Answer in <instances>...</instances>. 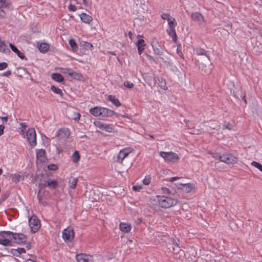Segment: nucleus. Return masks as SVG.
Masks as SVG:
<instances>
[{
	"mask_svg": "<svg viewBox=\"0 0 262 262\" xmlns=\"http://www.w3.org/2000/svg\"><path fill=\"white\" fill-rule=\"evenodd\" d=\"M90 113L95 117L101 116L102 117H111L116 115L117 117L119 115L114 111L107 108L95 106L90 110Z\"/></svg>",
	"mask_w": 262,
	"mask_h": 262,
	"instance_id": "obj_1",
	"label": "nucleus"
},
{
	"mask_svg": "<svg viewBox=\"0 0 262 262\" xmlns=\"http://www.w3.org/2000/svg\"><path fill=\"white\" fill-rule=\"evenodd\" d=\"M158 203L160 207L162 208H169L176 205L178 203V200L165 196H157Z\"/></svg>",
	"mask_w": 262,
	"mask_h": 262,
	"instance_id": "obj_2",
	"label": "nucleus"
},
{
	"mask_svg": "<svg viewBox=\"0 0 262 262\" xmlns=\"http://www.w3.org/2000/svg\"><path fill=\"white\" fill-rule=\"evenodd\" d=\"M160 155L165 160V161L167 162H174L179 159L178 155L172 151H161L160 152Z\"/></svg>",
	"mask_w": 262,
	"mask_h": 262,
	"instance_id": "obj_3",
	"label": "nucleus"
},
{
	"mask_svg": "<svg viewBox=\"0 0 262 262\" xmlns=\"http://www.w3.org/2000/svg\"><path fill=\"white\" fill-rule=\"evenodd\" d=\"M62 237L66 242H71L74 238V231L73 228L69 227L62 232Z\"/></svg>",
	"mask_w": 262,
	"mask_h": 262,
	"instance_id": "obj_4",
	"label": "nucleus"
},
{
	"mask_svg": "<svg viewBox=\"0 0 262 262\" xmlns=\"http://www.w3.org/2000/svg\"><path fill=\"white\" fill-rule=\"evenodd\" d=\"M27 138L28 142L32 146L36 144V132L34 128H29L27 132Z\"/></svg>",
	"mask_w": 262,
	"mask_h": 262,
	"instance_id": "obj_5",
	"label": "nucleus"
},
{
	"mask_svg": "<svg viewBox=\"0 0 262 262\" xmlns=\"http://www.w3.org/2000/svg\"><path fill=\"white\" fill-rule=\"evenodd\" d=\"M29 223L33 232H36L40 227V221L35 216H32L29 219Z\"/></svg>",
	"mask_w": 262,
	"mask_h": 262,
	"instance_id": "obj_6",
	"label": "nucleus"
},
{
	"mask_svg": "<svg viewBox=\"0 0 262 262\" xmlns=\"http://www.w3.org/2000/svg\"><path fill=\"white\" fill-rule=\"evenodd\" d=\"M220 158L221 161L228 164L236 163L237 161V158L229 154H224Z\"/></svg>",
	"mask_w": 262,
	"mask_h": 262,
	"instance_id": "obj_7",
	"label": "nucleus"
},
{
	"mask_svg": "<svg viewBox=\"0 0 262 262\" xmlns=\"http://www.w3.org/2000/svg\"><path fill=\"white\" fill-rule=\"evenodd\" d=\"M94 124H95V125L96 127H97L102 130H105L110 133L112 132L114 129L112 125L104 123L99 121H95Z\"/></svg>",
	"mask_w": 262,
	"mask_h": 262,
	"instance_id": "obj_8",
	"label": "nucleus"
},
{
	"mask_svg": "<svg viewBox=\"0 0 262 262\" xmlns=\"http://www.w3.org/2000/svg\"><path fill=\"white\" fill-rule=\"evenodd\" d=\"M191 18L198 25H202L204 22L203 16L199 12H193L190 15Z\"/></svg>",
	"mask_w": 262,
	"mask_h": 262,
	"instance_id": "obj_9",
	"label": "nucleus"
},
{
	"mask_svg": "<svg viewBox=\"0 0 262 262\" xmlns=\"http://www.w3.org/2000/svg\"><path fill=\"white\" fill-rule=\"evenodd\" d=\"M27 237L22 233H14V242L18 244H20L26 242Z\"/></svg>",
	"mask_w": 262,
	"mask_h": 262,
	"instance_id": "obj_10",
	"label": "nucleus"
},
{
	"mask_svg": "<svg viewBox=\"0 0 262 262\" xmlns=\"http://www.w3.org/2000/svg\"><path fill=\"white\" fill-rule=\"evenodd\" d=\"M180 185L182 186V187H179L178 189H181L186 193H189L191 192L195 188V185L193 183H181Z\"/></svg>",
	"mask_w": 262,
	"mask_h": 262,
	"instance_id": "obj_11",
	"label": "nucleus"
},
{
	"mask_svg": "<svg viewBox=\"0 0 262 262\" xmlns=\"http://www.w3.org/2000/svg\"><path fill=\"white\" fill-rule=\"evenodd\" d=\"M65 70L66 71L64 72V73L68 74L69 75L71 76L73 79L79 80L83 78L82 75L80 73L76 72L73 71L72 69H66Z\"/></svg>",
	"mask_w": 262,
	"mask_h": 262,
	"instance_id": "obj_12",
	"label": "nucleus"
},
{
	"mask_svg": "<svg viewBox=\"0 0 262 262\" xmlns=\"http://www.w3.org/2000/svg\"><path fill=\"white\" fill-rule=\"evenodd\" d=\"M70 130L67 128H63L59 129L56 133V136L61 139H67L70 136Z\"/></svg>",
	"mask_w": 262,
	"mask_h": 262,
	"instance_id": "obj_13",
	"label": "nucleus"
},
{
	"mask_svg": "<svg viewBox=\"0 0 262 262\" xmlns=\"http://www.w3.org/2000/svg\"><path fill=\"white\" fill-rule=\"evenodd\" d=\"M129 152L127 151L126 149H124L120 151L117 156V159L116 161L119 163H122L123 160L128 156Z\"/></svg>",
	"mask_w": 262,
	"mask_h": 262,
	"instance_id": "obj_14",
	"label": "nucleus"
},
{
	"mask_svg": "<svg viewBox=\"0 0 262 262\" xmlns=\"http://www.w3.org/2000/svg\"><path fill=\"white\" fill-rule=\"evenodd\" d=\"M154 53L158 55H161L163 54V52L162 51V48L159 45L158 42L155 41H152L151 43Z\"/></svg>",
	"mask_w": 262,
	"mask_h": 262,
	"instance_id": "obj_15",
	"label": "nucleus"
},
{
	"mask_svg": "<svg viewBox=\"0 0 262 262\" xmlns=\"http://www.w3.org/2000/svg\"><path fill=\"white\" fill-rule=\"evenodd\" d=\"M91 256L86 254L81 253L76 255V260L78 262H89Z\"/></svg>",
	"mask_w": 262,
	"mask_h": 262,
	"instance_id": "obj_16",
	"label": "nucleus"
},
{
	"mask_svg": "<svg viewBox=\"0 0 262 262\" xmlns=\"http://www.w3.org/2000/svg\"><path fill=\"white\" fill-rule=\"evenodd\" d=\"M49 178L48 176H42L40 180L39 184H38V188L39 190V192H40L42 190L46 188V185L48 181Z\"/></svg>",
	"mask_w": 262,
	"mask_h": 262,
	"instance_id": "obj_17",
	"label": "nucleus"
},
{
	"mask_svg": "<svg viewBox=\"0 0 262 262\" xmlns=\"http://www.w3.org/2000/svg\"><path fill=\"white\" fill-rule=\"evenodd\" d=\"M58 186V182L56 180H51L50 178L49 179L46 185V187H48L53 189H56Z\"/></svg>",
	"mask_w": 262,
	"mask_h": 262,
	"instance_id": "obj_18",
	"label": "nucleus"
},
{
	"mask_svg": "<svg viewBox=\"0 0 262 262\" xmlns=\"http://www.w3.org/2000/svg\"><path fill=\"white\" fill-rule=\"evenodd\" d=\"M167 32L168 35L172 37L173 41L176 42L177 40V36L175 31V27H168V29L167 30Z\"/></svg>",
	"mask_w": 262,
	"mask_h": 262,
	"instance_id": "obj_19",
	"label": "nucleus"
},
{
	"mask_svg": "<svg viewBox=\"0 0 262 262\" xmlns=\"http://www.w3.org/2000/svg\"><path fill=\"white\" fill-rule=\"evenodd\" d=\"M0 236L3 239H10L11 240L12 238L13 239L14 233L10 231H1Z\"/></svg>",
	"mask_w": 262,
	"mask_h": 262,
	"instance_id": "obj_20",
	"label": "nucleus"
},
{
	"mask_svg": "<svg viewBox=\"0 0 262 262\" xmlns=\"http://www.w3.org/2000/svg\"><path fill=\"white\" fill-rule=\"evenodd\" d=\"M9 47L16 54H17V56L21 59H24L25 58V56L23 53H21L19 50L17 49V48L12 43H9Z\"/></svg>",
	"mask_w": 262,
	"mask_h": 262,
	"instance_id": "obj_21",
	"label": "nucleus"
},
{
	"mask_svg": "<svg viewBox=\"0 0 262 262\" xmlns=\"http://www.w3.org/2000/svg\"><path fill=\"white\" fill-rule=\"evenodd\" d=\"M195 52L197 55H205L207 58V63L209 64L210 62V57L207 54V52L202 48H196L195 49Z\"/></svg>",
	"mask_w": 262,
	"mask_h": 262,
	"instance_id": "obj_22",
	"label": "nucleus"
},
{
	"mask_svg": "<svg viewBox=\"0 0 262 262\" xmlns=\"http://www.w3.org/2000/svg\"><path fill=\"white\" fill-rule=\"evenodd\" d=\"M80 19L82 22L87 24H90L93 20L92 16L84 13L80 15Z\"/></svg>",
	"mask_w": 262,
	"mask_h": 262,
	"instance_id": "obj_23",
	"label": "nucleus"
},
{
	"mask_svg": "<svg viewBox=\"0 0 262 262\" xmlns=\"http://www.w3.org/2000/svg\"><path fill=\"white\" fill-rule=\"evenodd\" d=\"M136 45L138 47L139 54H141L144 50V47L145 46V41L143 39H140L138 40Z\"/></svg>",
	"mask_w": 262,
	"mask_h": 262,
	"instance_id": "obj_24",
	"label": "nucleus"
},
{
	"mask_svg": "<svg viewBox=\"0 0 262 262\" xmlns=\"http://www.w3.org/2000/svg\"><path fill=\"white\" fill-rule=\"evenodd\" d=\"M120 229L125 233L129 232L131 230V226L129 225L128 224L124 223H121L120 224Z\"/></svg>",
	"mask_w": 262,
	"mask_h": 262,
	"instance_id": "obj_25",
	"label": "nucleus"
},
{
	"mask_svg": "<svg viewBox=\"0 0 262 262\" xmlns=\"http://www.w3.org/2000/svg\"><path fill=\"white\" fill-rule=\"evenodd\" d=\"M78 181V179L74 177H70L69 180V187L71 189H75Z\"/></svg>",
	"mask_w": 262,
	"mask_h": 262,
	"instance_id": "obj_26",
	"label": "nucleus"
},
{
	"mask_svg": "<svg viewBox=\"0 0 262 262\" xmlns=\"http://www.w3.org/2000/svg\"><path fill=\"white\" fill-rule=\"evenodd\" d=\"M37 47L41 53H45L48 51L49 49L50 46L48 43H41L37 46Z\"/></svg>",
	"mask_w": 262,
	"mask_h": 262,
	"instance_id": "obj_27",
	"label": "nucleus"
},
{
	"mask_svg": "<svg viewBox=\"0 0 262 262\" xmlns=\"http://www.w3.org/2000/svg\"><path fill=\"white\" fill-rule=\"evenodd\" d=\"M52 78L58 82H61L64 80L63 76L59 73H53L52 74Z\"/></svg>",
	"mask_w": 262,
	"mask_h": 262,
	"instance_id": "obj_28",
	"label": "nucleus"
},
{
	"mask_svg": "<svg viewBox=\"0 0 262 262\" xmlns=\"http://www.w3.org/2000/svg\"><path fill=\"white\" fill-rule=\"evenodd\" d=\"M108 99L109 101H111L113 104H114L116 106H119L121 104L119 100L116 99L114 96L109 95L108 97Z\"/></svg>",
	"mask_w": 262,
	"mask_h": 262,
	"instance_id": "obj_29",
	"label": "nucleus"
},
{
	"mask_svg": "<svg viewBox=\"0 0 262 262\" xmlns=\"http://www.w3.org/2000/svg\"><path fill=\"white\" fill-rule=\"evenodd\" d=\"M80 45L85 50H92L93 48V46L89 42L82 41Z\"/></svg>",
	"mask_w": 262,
	"mask_h": 262,
	"instance_id": "obj_30",
	"label": "nucleus"
},
{
	"mask_svg": "<svg viewBox=\"0 0 262 262\" xmlns=\"http://www.w3.org/2000/svg\"><path fill=\"white\" fill-rule=\"evenodd\" d=\"M36 157L38 159L39 158H44L46 157V151L45 149H38L36 151Z\"/></svg>",
	"mask_w": 262,
	"mask_h": 262,
	"instance_id": "obj_31",
	"label": "nucleus"
},
{
	"mask_svg": "<svg viewBox=\"0 0 262 262\" xmlns=\"http://www.w3.org/2000/svg\"><path fill=\"white\" fill-rule=\"evenodd\" d=\"M0 244L4 246H11V241L10 239L0 238Z\"/></svg>",
	"mask_w": 262,
	"mask_h": 262,
	"instance_id": "obj_32",
	"label": "nucleus"
},
{
	"mask_svg": "<svg viewBox=\"0 0 262 262\" xmlns=\"http://www.w3.org/2000/svg\"><path fill=\"white\" fill-rule=\"evenodd\" d=\"M72 158H73V162L74 163L78 162L79 161L80 158L79 152L78 151H74V152L73 153V154L72 155Z\"/></svg>",
	"mask_w": 262,
	"mask_h": 262,
	"instance_id": "obj_33",
	"label": "nucleus"
},
{
	"mask_svg": "<svg viewBox=\"0 0 262 262\" xmlns=\"http://www.w3.org/2000/svg\"><path fill=\"white\" fill-rule=\"evenodd\" d=\"M51 90L52 91H53L55 93H56L57 94H59L61 96H62L63 95L62 91L60 89L56 87L54 85H52L51 86Z\"/></svg>",
	"mask_w": 262,
	"mask_h": 262,
	"instance_id": "obj_34",
	"label": "nucleus"
},
{
	"mask_svg": "<svg viewBox=\"0 0 262 262\" xmlns=\"http://www.w3.org/2000/svg\"><path fill=\"white\" fill-rule=\"evenodd\" d=\"M69 44L70 45L73 50L77 51L78 50L77 45L74 39H70L69 40Z\"/></svg>",
	"mask_w": 262,
	"mask_h": 262,
	"instance_id": "obj_35",
	"label": "nucleus"
},
{
	"mask_svg": "<svg viewBox=\"0 0 262 262\" xmlns=\"http://www.w3.org/2000/svg\"><path fill=\"white\" fill-rule=\"evenodd\" d=\"M81 117V115L79 113L77 112H74L71 116V119L76 121H78L79 120Z\"/></svg>",
	"mask_w": 262,
	"mask_h": 262,
	"instance_id": "obj_36",
	"label": "nucleus"
},
{
	"mask_svg": "<svg viewBox=\"0 0 262 262\" xmlns=\"http://www.w3.org/2000/svg\"><path fill=\"white\" fill-rule=\"evenodd\" d=\"M168 27H175L177 23L174 18L171 17L170 19L168 21Z\"/></svg>",
	"mask_w": 262,
	"mask_h": 262,
	"instance_id": "obj_37",
	"label": "nucleus"
},
{
	"mask_svg": "<svg viewBox=\"0 0 262 262\" xmlns=\"http://www.w3.org/2000/svg\"><path fill=\"white\" fill-rule=\"evenodd\" d=\"M173 244L175 245L176 247H172V250H171L170 248H169V249L170 251L172 252L173 253H178L180 250V247L179 246L177 243H176V244L174 243Z\"/></svg>",
	"mask_w": 262,
	"mask_h": 262,
	"instance_id": "obj_38",
	"label": "nucleus"
},
{
	"mask_svg": "<svg viewBox=\"0 0 262 262\" xmlns=\"http://www.w3.org/2000/svg\"><path fill=\"white\" fill-rule=\"evenodd\" d=\"M251 165L255 167H256L262 172V165L261 164L255 161H253L251 163Z\"/></svg>",
	"mask_w": 262,
	"mask_h": 262,
	"instance_id": "obj_39",
	"label": "nucleus"
},
{
	"mask_svg": "<svg viewBox=\"0 0 262 262\" xmlns=\"http://www.w3.org/2000/svg\"><path fill=\"white\" fill-rule=\"evenodd\" d=\"M10 252L14 256H16L17 257H19L20 256V252H19L18 249H12L11 250Z\"/></svg>",
	"mask_w": 262,
	"mask_h": 262,
	"instance_id": "obj_40",
	"label": "nucleus"
},
{
	"mask_svg": "<svg viewBox=\"0 0 262 262\" xmlns=\"http://www.w3.org/2000/svg\"><path fill=\"white\" fill-rule=\"evenodd\" d=\"M48 168L51 170H56L58 169V166L56 164H50L48 166Z\"/></svg>",
	"mask_w": 262,
	"mask_h": 262,
	"instance_id": "obj_41",
	"label": "nucleus"
},
{
	"mask_svg": "<svg viewBox=\"0 0 262 262\" xmlns=\"http://www.w3.org/2000/svg\"><path fill=\"white\" fill-rule=\"evenodd\" d=\"M161 17L164 20H167V21H168V20L170 19L171 18V16H170L169 14H168V13H163L162 15H161Z\"/></svg>",
	"mask_w": 262,
	"mask_h": 262,
	"instance_id": "obj_42",
	"label": "nucleus"
},
{
	"mask_svg": "<svg viewBox=\"0 0 262 262\" xmlns=\"http://www.w3.org/2000/svg\"><path fill=\"white\" fill-rule=\"evenodd\" d=\"M124 85L127 88L131 89L134 87V84L129 81H126L124 82Z\"/></svg>",
	"mask_w": 262,
	"mask_h": 262,
	"instance_id": "obj_43",
	"label": "nucleus"
},
{
	"mask_svg": "<svg viewBox=\"0 0 262 262\" xmlns=\"http://www.w3.org/2000/svg\"><path fill=\"white\" fill-rule=\"evenodd\" d=\"M233 127V126L232 124H231L230 123H227V124H224L223 125V129H232Z\"/></svg>",
	"mask_w": 262,
	"mask_h": 262,
	"instance_id": "obj_44",
	"label": "nucleus"
},
{
	"mask_svg": "<svg viewBox=\"0 0 262 262\" xmlns=\"http://www.w3.org/2000/svg\"><path fill=\"white\" fill-rule=\"evenodd\" d=\"M150 178H149V177H148V178L146 177L143 180V183L146 185H149L150 184Z\"/></svg>",
	"mask_w": 262,
	"mask_h": 262,
	"instance_id": "obj_45",
	"label": "nucleus"
},
{
	"mask_svg": "<svg viewBox=\"0 0 262 262\" xmlns=\"http://www.w3.org/2000/svg\"><path fill=\"white\" fill-rule=\"evenodd\" d=\"M8 67V64L6 62H3L0 63V70L5 69Z\"/></svg>",
	"mask_w": 262,
	"mask_h": 262,
	"instance_id": "obj_46",
	"label": "nucleus"
},
{
	"mask_svg": "<svg viewBox=\"0 0 262 262\" xmlns=\"http://www.w3.org/2000/svg\"><path fill=\"white\" fill-rule=\"evenodd\" d=\"M162 190L163 193L165 194H169L171 193L170 190L166 187H162Z\"/></svg>",
	"mask_w": 262,
	"mask_h": 262,
	"instance_id": "obj_47",
	"label": "nucleus"
},
{
	"mask_svg": "<svg viewBox=\"0 0 262 262\" xmlns=\"http://www.w3.org/2000/svg\"><path fill=\"white\" fill-rule=\"evenodd\" d=\"M68 9L70 11H75L76 10V7L73 5L70 4L68 6Z\"/></svg>",
	"mask_w": 262,
	"mask_h": 262,
	"instance_id": "obj_48",
	"label": "nucleus"
},
{
	"mask_svg": "<svg viewBox=\"0 0 262 262\" xmlns=\"http://www.w3.org/2000/svg\"><path fill=\"white\" fill-rule=\"evenodd\" d=\"M20 176L19 175H15L12 178V180L13 182H17L20 180Z\"/></svg>",
	"mask_w": 262,
	"mask_h": 262,
	"instance_id": "obj_49",
	"label": "nucleus"
},
{
	"mask_svg": "<svg viewBox=\"0 0 262 262\" xmlns=\"http://www.w3.org/2000/svg\"><path fill=\"white\" fill-rule=\"evenodd\" d=\"M8 196H9V194H8L7 193L2 194L1 198L0 199V202H2L4 201L5 200H6L8 198Z\"/></svg>",
	"mask_w": 262,
	"mask_h": 262,
	"instance_id": "obj_50",
	"label": "nucleus"
},
{
	"mask_svg": "<svg viewBox=\"0 0 262 262\" xmlns=\"http://www.w3.org/2000/svg\"><path fill=\"white\" fill-rule=\"evenodd\" d=\"M11 75V71L10 70H8L3 73V75L6 76L7 77H9Z\"/></svg>",
	"mask_w": 262,
	"mask_h": 262,
	"instance_id": "obj_51",
	"label": "nucleus"
},
{
	"mask_svg": "<svg viewBox=\"0 0 262 262\" xmlns=\"http://www.w3.org/2000/svg\"><path fill=\"white\" fill-rule=\"evenodd\" d=\"M222 155H220L218 153H215V154H213V156L212 157L214 158V159H219L221 161V158L220 157H222Z\"/></svg>",
	"mask_w": 262,
	"mask_h": 262,
	"instance_id": "obj_52",
	"label": "nucleus"
},
{
	"mask_svg": "<svg viewBox=\"0 0 262 262\" xmlns=\"http://www.w3.org/2000/svg\"><path fill=\"white\" fill-rule=\"evenodd\" d=\"M159 86L164 90H166L167 88L166 86L165 82H161L159 84Z\"/></svg>",
	"mask_w": 262,
	"mask_h": 262,
	"instance_id": "obj_53",
	"label": "nucleus"
},
{
	"mask_svg": "<svg viewBox=\"0 0 262 262\" xmlns=\"http://www.w3.org/2000/svg\"><path fill=\"white\" fill-rule=\"evenodd\" d=\"M6 16V12L2 9V8H0V17L4 18Z\"/></svg>",
	"mask_w": 262,
	"mask_h": 262,
	"instance_id": "obj_54",
	"label": "nucleus"
},
{
	"mask_svg": "<svg viewBox=\"0 0 262 262\" xmlns=\"http://www.w3.org/2000/svg\"><path fill=\"white\" fill-rule=\"evenodd\" d=\"M4 7H6L7 6L5 4V0H0V8H2Z\"/></svg>",
	"mask_w": 262,
	"mask_h": 262,
	"instance_id": "obj_55",
	"label": "nucleus"
},
{
	"mask_svg": "<svg viewBox=\"0 0 262 262\" xmlns=\"http://www.w3.org/2000/svg\"><path fill=\"white\" fill-rule=\"evenodd\" d=\"M4 128H5L4 125H0V136L3 134Z\"/></svg>",
	"mask_w": 262,
	"mask_h": 262,
	"instance_id": "obj_56",
	"label": "nucleus"
},
{
	"mask_svg": "<svg viewBox=\"0 0 262 262\" xmlns=\"http://www.w3.org/2000/svg\"><path fill=\"white\" fill-rule=\"evenodd\" d=\"M141 188H142V187L141 186H138V185L134 186L133 187V190H134L135 191L139 190L141 189Z\"/></svg>",
	"mask_w": 262,
	"mask_h": 262,
	"instance_id": "obj_57",
	"label": "nucleus"
},
{
	"mask_svg": "<svg viewBox=\"0 0 262 262\" xmlns=\"http://www.w3.org/2000/svg\"><path fill=\"white\" fill-rule=\"evenodd\" d=\"M177 53L181 57H183V54H182V52L181 51V50L179 48H178L177 50Z\"/></svg>",
	"mask_w": 262,
	"mask_h": 262,
	"instance_id": "obj_58",
	"label": "nucleus"
},
{
	"mask_svg": "<svg viewBox=\"0 0 262 262\" xmlns=\"http://www.w3.org/2000/svg\"><path fill=\"white\" fill-rule=\"evenodd\" d=\"M20 125L21 126V128L22 129V131L26 128L27 125L25 123H20Z\"/></svg>",
	"mask_w": 262,
	"mask_h": 262,
	"instance_id": "obj_59",
	"label": "nucleus"
},
{
	"mask_svg": "<svg viewBox=\"0 0 262 262\" xmlns=\"http://www.w3.org/2000/svg\"><path fill=\"white\" fill-rule=\"evenodd\" d=\"M179 179H180V178L179 177H172V178L169 179V181H170V182H173L174 181L178 180Z\"/></svg>",
	"mask_w": 262,
	"mask_h": 262,
	"instance_id": "obj_60",
	"label": "nucleus"
},
{
	"mask_svg": "<svg viewBox=\"0 0 262 262\" xmlns=\"http://www.w3.org/2000/svg\"><path fill=\"white\" fill-rule=\"evenodd\" d=\"M148 59L150 60V61H152L155 62H156V61L155 60V59L154 58V57L150 55H147V56Z\"/></svg>",
	"mask_w": 262,
	"mask_h": 262,
	"instance_id": "obj_61",
	"label": "nucleus"
},
{
	"mask_svg": "<svg viewBox=\"0 0 262 262\" xmlns=\"http://www.w3.org/2000/svg\"><path fill=\"white\" fill-rule=\"evenodd\" d=\"M1 119L3 122H7L8 121V117H1Z\"/></svg>",
	"mask_w": 262,
	"mask_h": 262,
	"instance_id": "obj_62",
	"label": "nucleus"
},
{
	"mask_svg": "<svg viewBox=\"0 0 262 262\" xmlns=\"http://www.w3.org/2000/svg\"><path fill=\"white\" fill-rule=\"evenodd\" d=\"M18 249L19 251V252H20V254H21V253H26V252L25 249L24 248H18Z\"/></svg>",
	"mask_w": 262,
	"mask_h": 262,
	"instance_id": "obj_63",
	"label": "nucleus"
},
{
	"mask_svg": "<svg viewBox=\"0 0 262 262\" xmlns=\"http://www.w3.org/2000/svg\"><path fill=\"white\" fill-rule=\"evenodd\" d=\"M26 248L27 250H29L31 249V244L30 243H28L27 245H26Z\"/></svg>",
	"mask_w": 262,
	"mask_h": 262,
	"instance_id": "obj_64",
	"label": "nucleus"
}]
</instances>
